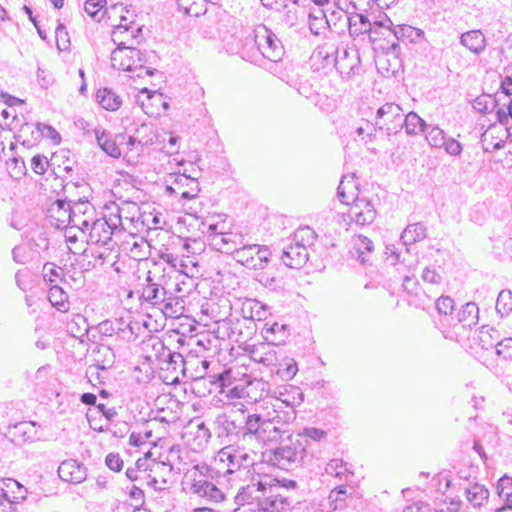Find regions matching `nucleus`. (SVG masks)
<instances>
[{"mask_svg": "<svg viewBox=\"0 0 512 512\" xmlns=\"http://www.w3.org/2000/svg\"><path fill=\"white\" fill-rule=\"evenodd\" d=\"M253 467L254 459L245 451L244 446L229 444L217 452L212 470L218 477H225L228 481H251L252 475H256Z\"/></svg>", "mask_w": 512, "mask_h": 512, "instance_id": "nucleus-2", "label": "nucleus"}, {"mask_svg": "<svg viewBox=\"0 0 512 512\" xmlns=\"http://www.w3.org/2000/svg\"><path fill=\"white\" fill-rule=\"evenodd\" d=\"M457 323L463 328H472L478 323L479 308L476 303L468 302L464 304L455 316Z\"/></svg>", "mask_w": 512, "mask_h": 512, "instance_id": "nucleus-30", "label": "nucleus"}, {"mask_svg": "<svg viewBox=\"0 0 512 512\" xmlns=\"http://www.w3.org/2000/svg\"><path fill=\"white\" fill-rule=\"evenodd\" d=\"M128 29L123 24L115 26L112 31V41L117 47L111 53V66L114 69L122 71H133L134 70V56L129 53V47L127 41H125L121 34L127 33Z\"/></svg>", "mask_w": 512, "mask_h": 512, "instance_id": "nucleus-10", "label": "nucleus"}, {"mask_svg": "<svg viewBox=\"0 0 512 512\" xmlns=\"http://www.w3.org/2000/svg\"><path fill=\"white\" fill-rule=\"evenodd\" d=\"M106 5V0H87L84 4V10L92 19L99 21L101 17H98V15Z\"/></svg>", "mask_w": 512, "mask_h": 512, "instance_id": "nucleus-59", "label": "nucleus"}, {"mask_svg": "<svg viewBox=\"0 0 512 512\" xmlns=\"http://www.w3.org/2000/svg\"><path fill=\"white\" fill-rule=\"evenodd\" d=\"M281 403H273L272 411L265 414V418L269 419L274 426L281 428H288V426L296 419V410L291 408L282 409Z\"/></svg>", "mask_w": 512, "mask_h": 512, "instance_id": "nucleus-25", "label": "nucleus"}, {"mask_svg": "<svg viewBox=\"0 0 512 512\" xmlns=\"http://www.w3.org/2000/svg\"><path fill=\"white\" fill-rule=\"evenodd\" d=\"M11 177L19 179L26 174L25 162L20 157H13L7 162Z\"/></svg>", "mask_w": 512, "mask_h": 512, "instance_id": "nucleus-57", "label": "nucleus"}, {"mask_svg": "<svg viewBox=\"0 0 512 512\" xmlns=\"http://www.w3.org/2000/svg\"><path fill=\"white\" fill-rule=\"evenodd\" d=\"M96 329L99 334L106 337L116 336L118 339L125 342L135 341L142 329L137 321H132L129 318H113L106 319L100 322Z\"/></svg>", "mask_w": 512, "mask_h": 512, "instance_id": "nucleus-6", "label": "nucleus"}, {"mask_svg": "<svg viewBox=\"0 0 512 512\" xmlns=\"http://www.w3.org/2000/svg\"><path fill=\"white\" fill-rule=\"evenodd\" d=\"M166 276L161 274L159 269L155 267L153 270H149L146 274L144 282L142 283V289L140 294V301L157 307L161 305L165 300V289Z\"/></svg>", "mask_w": 512, "mask_h": 512, "instance_id": "nucleus-7", "label": "nucleus"}, {"mask_svg": "<svg viewBox=\"0 0 512 512\" xmlns=\"http://www.w3.org/2000/svg\"><path fill=\"white\" fill-rule=\"evenodd\" d=\"M473 107L478 112L487 114L497 107V100L489 94H483L474 100Z\"/></svg>", "mask_w": 512, "mask_h": 512, "instance_id": "nucleus-51", "label": "nucleus"}, {"mask_svg": "<svg viewBox=\"0 0 512 512\" xmlns=\"http://www.w3.org/2000/svg\"><path fill=\"white\" fill-rule=\"evenodd\" d=\"M48 300L50 304L60 312H66L69 309L68 295L62 287L57 284L50 286Z\"/></svg>", "mask_w": 512, "mask_h": 512, "instance_id": "nucleus-40", "label": "nucleus"}, {"mask_svg": "<svg viewBox=\"0 0 512 512\" xmlns=\"http://www.w3.org/2000/svg\"><path fill=\"white\" fill-rule=\"evenodd\" d=\"M429 145L435 148H442L445 144V132L438 126H429L424 132Z\"/></svg>", "mask_w": 512, "mask_h": 512, "instance_id": "nucleus-49", "label": "nucleus"}, {"mask_svg": "<svg viewBox=\"0 0 512 512\" xmlns=\"http://www.w3.org/2000/svg\"><path fill=\"white\" fill-rule=\"evenodd\" d=\"M305 451L306 445L300 439V435H297L295 438L292 436L281 442L275 449L266 451L264 457L272 466L289 471L299 466L304 458Z\"/></svg>", "mask_w": 512, "mask_h": 512, "instance_id": "nucleus-3", "label": "nucleus"}, {"mask_svg": "<svg viewBox=\"0 0 512 512\" xmlns=\"http://www.w3.org/2000/svg\"><path fill=\"white\" fill-rule=\"evenodd\" d=\"M237 411L220 413L214 420V431L221 442L234 443L242 446L245 405L241 404Z\"/></svg>", "mask_w": 512, "mask_h": 512, "instance_id": "nucleus-4", "label": "nucleus"}, {"mask_svg": "<svg viewBox=\"0 0 512 512\" xmlns=\"http://www.w3.org/2000/svg\"><path fill=\"white\" fill-rule=\"evenodd\" d=\"M280 260L291 269H299L308 260V250L303 244H291L282 250Z\"/></svg>", "mask_w": 512, "mask_h": 512, "instance_id": "nucleus-22", "label": "nucleus"}, {"mask_svg": "<svg viewBox=\"0 0 512 512\" xmlns=\"http://www.w3.org/2000/svg\"><path fill=\"white\" fill-rule=\"evenodd\" d=\"M28 489L14 478L0 479V512H17V506L26 500Z\"/></svg>", "mask_w": 512, "mask_h": 512, "instance_id": "nucleus-8", "label": "nucleus"}, {"mask_svg": "<svg viewBox=\"0 0 512 512\" xmlns=\"http://www.w3.org/2000/svg\"><path fill=\"white\" fill-rule=\"evenodd\" d=\"M355 249L358 254V260L366 265L369 263V259L366 257V252L371 253L374 250L373 242L366 236L359 235L355 242Z\"/></svg>", "mask_w": 512, "mask_h": 512, "instance_id": "nucleus-45", "label": "nucleus"}, {"mask_svg": "<svg viewBox=\"0 0 512 512\" xmlns=\"http://www.w3.org/2000/svg\"><path fill=\"white\" fill-rule=\"evenodd\" d=\"M281 61H270V60H264L262 62L261 67L268 70L273 75L277 76L282 81L286 82L290 87H296L297 81L293 78H291L285 70L282 68V65L280 64Z\"/></svg>", "mask_w": 512, "mask_h": 512, "instance_id": "nucleus-43", "label": "nucleus"}, {"mask_svg": "<svg viewBox=\"0 0 512 512\" xmlns=\"http://www.w3.org/2000/svg\"><path fill=\"white\" fill-rule=\"evenodd\" d=\"M213 381L219 387V393L228 400L241 399L247 395L246 387L235 384L236 378L232 376L231 369H225L222 373L213 376Z\"/></svg>", "mask_w": 512, "mask_h": 512, "instance_id": "nucleus-17", "label": "nucleus"}, {"mask_svg": "<svg viewBox=\"0 0 512 512\" xmlns=\"http://www.w3.org/2000/svg\"><path fill=\"white\" fill-rule=\"evenodd\" d=\"M497 493L502 499L512 496V477L503 476L498 480Z\"/></svg>", "mask_w": 512, "mask_h": 512, "instance_id": "nucleus-63", "label": "nucleus"}, {"mask_svg": "<svg viewBox=\"0 0 512 512\" xmlns=\"http://www.w3.org/2000/svg\"><path fill=\"white\" fill-rule=\"evenodd\" d=\"M160 311L164 313V315L173 317V315L180 312L183 309L181 303L177 297H173L171 294L165 293V300L161 305H157L156 307Z\"/></svg>", "mask_w": 512, "mask_h": 512, "instance_id": "nucleus-47", "label": "nucleus"}, {"mask_svg": "<svg viewBox=\"0 0 512 512\" xmlns=\"http://www.w3.org/2000/svg\"><path fill=\"white\" fill-rule=\"evenodd\" d=\"M57 472L59 478L68 483L79 484L87 478V468L75 459L61 462Z\"/></svg>", "mask_w": 512, "mask_h": 512, "instance_id": "nucleus-20", "label": "nucleus"}, {"mask_svg": "<svg viewBox=\"0 0 512 512\" xmlns=\"http://www.w3.org/2000/svg\"><path fill=\"white\" fill-rule=\"evenodd\" d=\"M243 240L245 237L242 234L220 232L210 239V245L221 253L233 255L237 247L243 244Z\"/></svg>", "mask_w": 512, "mask_h": 512, "instance_id": "nucleus-21", "label": "nucleus"}, {"mask_svg": "<svg viewBox=\"0 0 512 512\" xmlns=\"http://www.w3.org/2000/svg\"><path fill=\"white\" fill-rule=\"evenodd\" d=\"M96 101L103 109L108 111H116L122 105L121 97L108 87L97 90Z\"/></svg>", "mask_w": 512, "mask_h": 512, "instance_id": "nucleus-31", "label": "nucleus"}, {"mask_svg": "<svg viewBox=\"0 0 512 512\" xmlns=\"http://www.w3.org/2000/svg\"><path fill=\"white\" fill-rule=\"evenodd\" d=\"M334 67L343 80H351L361 73V59L355 48H343L337 51Z\"/></svg>", "mask_w": 512, "mask_h": 512, "instance_id": "nucleus-13", "label": "nucleus"}, {"mask_svg": "<svg viewBox=\"0 0 512 512\" xmlns=\"http://www.w3.org/2000/svg\"><path fill=\"white\" fill-rule=\"evenodd\" d=\"M106 371H102L100 367L97 365H90L86 370V377L88 378L89 383L96 387L97 385H102L105 383L107 376L105 375Z\"/></svg>", "mask_w": 512, "mask_h": 512, "instance_id": "nucleus-56", "label": "nucleus"}, {"mask_svg": "<svg viewBox=\"0 0 512 512\" xmlns=\"http://www.w3.org/2000/svg\"><path fill=\"white\" fill-rule=\"evenodd\" d=\"M196 361H198V357L185 358L181 353L170 350L160 361V368L176 374L175 379H178L179 374L189 379L190 370Z\"/></svg>", "mask_w": 512, "mask_h": 512, "instance_id": "nucleus-16", "label": "nucleus"}, {"mask_svg": "<svg viewBox=\"0 0 512 512\" xmlns=\"http://www.w3.org/2000/svg\"><path fill=\"white\" fill-rule=\"evenodd\" d=\"M496 311L501 316H508L512 312V292L502 290L496 300Z\"/></svg>", "mask_w": 512, "mask_h": 512, "instance_id": "nucleus-46", "label": "nucleus"}, {"mask_svg": "<svg viewBox=\"0 0 512 512\" xmlns=\"http://www.w3.org/2000/svg\"><path fill=\"white\" fill-rule=\"evenodd\" d=\"M256 501L260 512H287L293 505L292 499L281 493L280 481L268 474L252 475L251 483L237 494L236 500Z\"/></svg>", "mask_w": 512, "mask_h": 512, "instance_id": "nucleus-1", "label": "nucleus"}, {"mask_svg": "<svg viewBox=\"0 0 512 512\" xmlns=\"http://www.w3.org/2000/svg\"><path fill=\"white\" fill-rule=\"evenodd\" d=\"M309 28L314 35H320L322 30L326 29L328 20L322 9H319V16L314 13H309Z\"/></svg>", "mask_w": 512, "mask_h": 512, "instance_id": "nucleus-53", "label": "nucleus"}, {"mask_svg": "<svg viewBox=\"0 0 512 512\" xmlns=\"http://www.w3.org/2000/svg\"><path fill=\"white\" fill-rule=\"evenodd\" d=\"M94 132L97 144L103 152L112 158H119L121 156V150L109 132L100 128H95Z\"/></svg>", "mask_w": 512, "mask_h": 512, "instance_id": "nucleus-29", "label": "nucleus"}, {"mask_svg": "<svg viewBox=\"0 0 512 512\" xmlns=\"http://www.w3.org/2000/svg\"><path fill=\"white\" fill-rule=\"evenodd\" d=\"M62 271L61 268L57 267L55 264L47 262L43 266V278L46 282L50 283L51 285L56 282L57 278H60V272Z\"/></svg>", "mask_w": 512, "mask_h": 512, "instance_id": "nucleus-62", "label": "nucleus"}, {"mask_svg": "<svg viewBox=\"0 0 512 512\" xmlns=\"http://www.w3.org/2000/svg\"><path fill=\"white\" fill-rule=\"evenodd\" d=\"M40 426L34 421H21L12 426H9L7 437L15 445H23L40 440L39 433Z\"/></svg>", "mask_w": 512, "mask_h": 512, "instance_id": "nucleus-15", "label": "nucleus"}, {"mask_svg": "<svg viewBox=\"0 0 512 512\" xmlns=\"http://www.w3.org/2000/svg\"><path fill=\"white\" fill-rule=\"evenodd\" d=\"M55 38H56V44L57 48L60 51L67 50L70 46V38L68 31L64 24L58 23L56 30H55Z\"/></svg>", "mask_w": 512, "mask_h": 512, "instance_id": "nucleus-58", "label": "nucleus"}, {"mask_svg": "<svg viewBox=\"0 0 512 512\" xmlns=\"http://www.w3.org/2000/svg\"><path fill=\"white\" fill-rule=\"evenodd\" d=\"M348 216L359 226H365L373 223L376 218V209L370 201L356 196L349 204Z\"/></svg>", "mask_w": 512, "mask_h": 512, "instance_id": "nucleus-18", "label": "nucleus"}, {"mask_svg": "<svg viewBox=\"0 0 512 512\" xmlns=\"http://www.w3.org/2000/svg\"><path fill=\"white\" fill-rule=\"evenodd\" d=\"M315 237V232L311 228L302 227L295 231L293 240L294 244H303L307 248V246L313 244Z\"/></svg>", "mask_w": 512, "mask_h": 512, "instance_id": "nucleus-54", "label": "nucleus"}, {"mask_svg": "<svg viewBox=\"0 0 512 512\" xmlns=\"http://www.w3.org/2000/svg\"><path fill=\"white\" fill-rule=\"evenodd\" d=\"M436 309L440 315L452 316L454 310V300L449 296H441L436 300Z\"/></svg>", "mask_w": 512, "mask_h": 512, "instance_id": "nucleus-60", "label": "nucleus"}, {"mask_svg": "<svg viewBox=\"0 0 512 512\" xmlns=\"http://www.w3.org/2000/svg\"><path fill=\"white\" fill-rule=\"evenodd\" d=\"M289 334L288 325L276 321L273 323L266 322L262 328L264 339L273 345L284 344Z\"/></svg>", "mask_w": 512, "mask_h": 512, "instance_id": "nucleus-26", "label": "nucleus"}, {"mask_svg": "<svg viewBox=\"0 0 512 512\" xmlns=\"http://www.w3.org/2000/svg\"><path fill=\"white\" fill-rule=\"evenodd\" d=\"M465 495L474 508H480L488 501L489 491L484 485L474 483L465 488Z\"/></svg>", "mask_w": 512, "mask_h": 512, "instance_id": "nucleus-34", "label": "nucleus"}, {"mask_svg": "<svg viewBox=\"0 0 512 512\" xmlns=\"http://www.w3.org/2000/svg\"><path fill=\"white\" fill-rule=\"evenodd\" d=\"M258 37H256V29L246 37L239 40L236 49H229L233 54H238L243 60L253 64L262 65L261 51L259 47Z\"/></svg>", "mask_w": 512, "mask_h": 512, "instance_id": "nucleus-19", "label": "nucleus"}, {"mask_svg": "<svg viewBox=\"0 0 512 512\" xmlns=\"http://www.w3.org/2000/svg\"><path fill=\"white\" fill-rule=\"evenodd\" d=\"M498 330L494 327L482 326L479 332L480 345L484 349L494 347L497 341H499Z\"/></svg>", "mask_w": 512, "mask_h": 512, "instance_id": "nucleus-50", "label": "nucleus"}, {"mask_svg": "<svg viewBox=\"0 0 512 512\" xmlns=\"http://www.w3.org/2000/svg\"><path fill=\"white\" fill-rule=\"evenodd\" d=\"M264 434H262L261 442H278L285 441L289 437H292L290 430L288 428H281L280 426H274L269 422V419H266L265 426L263 428Z\"/></svg>", "mask_w": 512, "mask_h": 512, "instance_id": "nucleus-38", "label": "nucleus"}, {"mask_svg": "<svg viewBox=\"0 0 512 512\" xmlns=\"http://www.w3.org/2000/svg\"><path fill=\"white\" fill-rule=\"evenodd\" d=\"M494 346L498 356L503 357L504 359L512 358V338L499 340Z\"/></svg>", "mask_w": 512, "mask_h": 512, "instance_id": "nucleus-61", "label": "nucleus"}, {"mask_svg": "<svg viewBox=\"0 0 512 512\" xmlns=\"http://www.w3.org/2000/svg\"><path fill=\"white\" fill-rule=\"evenodd\" d=\"M48 166L49 161L42 154H37L31 159V168L38 175H43L47 171Z\"/></svg>", "mask_w": 512, "mask_h": 512, "instance_id": "nucleus-64", "label": "nucleus"}, {"mask_svg": "<svg viewBox=\"0 0 512 512\" xmlns=\"http://www.w3.org/2000/svg\"><path fill=\"white\" fill-rule=\"evenodd\" d=\"M303 401V393L295 386H290L289 390L285 388L284 391H280L279 396L275 399V403L282 404V409L291 408L293 410H295L296 406H299Z\"/></svg>", "mask_w": 512, "mask_h": 512, "instance_id": "nucleus-33", "label": "nucleus"}, {"mask_svg": "<svg viewBox=\"0 0 512 512\" xmlns=\"http://www.w3.org/2000/svg\"><path fill=\"white\" fill-rule=\"evenodd\" d=\"M266 423L265 415L251 413L245 407L244 428L242 437V446L253 443H260L264 426Z\"/></svg>", "mask_w": 512, "mask_h": 512, "instance_id": "nucleus-14", "label": "nucleus"}, {"mask_svg": "<svg viewBox=\"0 0 512 512\" xmlns=\"http://www.w3.org/2000/svg\"><path fill=\"white\" fill-rule=\"evenodd\" d=\"M42 123L38 122L35 124L34 128L31 124L26 123L22 126L21 132L26 133L30 131L31 139H24L22 141V145L26 147H31L34 143H38L43 139V129L40 127Z\"/></svg>", "mask_w": 512, "mask_h": 512, "instance_id": "nucleus-52", "label": "nucleus"}, {"mask_svg": "<svg viewBox=\"0 0 512 512\" xmlns=\"http://www.w3.org/2000/svg\"><path fill=\"white\" fill-rule=\"evenodd\" d=\"M382 31L385 32V35H382L384 38L393 37L397 41L408 40L411 43H417L418 40L424 37L423 30L406 24L394 25L392 23L389 27L383 28Z\"/></svg>", "mask_w": 512, "mask_h": 512, "instance_id": "nucleus-23", "label": "nucleus"}, {"mask_svg": "<svg viewBox=\"0 0 512 512\" xmlns=\"http://www.w3.org/2000/svg\"><path fill=\"white\" fill-rule=\"evenodd\" d=\"M325 472L329 476H333L338 478L340 481L348 482L353 477V472L351 471V467L347 462H344L342 459L334 458L331 459L325 467Z\"/></svg>", "mask_w": 512, "mask_h": 512, "instance_id": "nucleus-32", "label": "nucleus"}, {"mask_svg": "<svg viewBox=\"0 0 512 512\" xmlns=\"http://www.w3.org/2000/svg\"><path fill=\"white\" fill-rule=\"evenodd\" d=\"M358 190V184L354 180V174L352 176H343L340 184L337 188L338 199L346 205L350 204V200L355 199L354 191Z\"/></svg>", "mask_w": 512, "mask_h": 512, "instance_id": "nucleus-36", "label": "nucleus"}, {"mask_svg": "<svg viewBox=\"0 0 512 512\" xmlns=\"http://www.w3.org/2000/svg\"><path fill=\"white\" fill-rule=\"evenodd\" d=\"M189 490L199 497L216 503L225 498L224 493L215 484L203 478L197 479L194 477Z\"/></svg>", "mask_w": 512, "mask_h": 512, "instance_id": "nucleus-24", "label": "nucleus"}, {"mask_svg": "<svg viewBox=\"0 0 512 512\" xmlns=\"http://www.w3.org/2000/svg\"><path fill=\"white\" fill-rule=\"evenodd\" d=\"M68 201L69 203H64L63 208L69 213L85 215L89 217V219L95 217V208L86 197L77 200L68 199Z\"/></svg>", "mask_w": 512, "mask_h": 512, "instance_id": "nucleus-37", "label": "nucleus"}, {"mask_svg": "<svg viewBox=\"0 0 512 512\" xmlns=\"http://www.w3.org/2000/svg\"><path fill=\"white\" fill-rule=\"evenodd\" d=\"M255 253L252 254L253 262L250 270H264L273 261V254L268 246L255 244Z\"/></svg>", "mask_w": 512, "mask_h": 512, "instance_id": "nucleus-39", "label": "nucleus"}, {"mask_svg": "<svg viewBox=\"0 0 512 512\" xmlns=\"http://www.w3.org/2000/svg\"><path fill=\"white\" fill-rule=\"evenodd\" d=\"M143 344L146 348H151L153 350L154 356L159 362L164 359L167 352H170L171 350L164 345V342L159 337L154 335H150Z\"/></svg>", "mask_w": 512, "mask_h": 512, "instance_id": "nucleus-48", "label": "nucleus"}, {"mask_svg": "<svg viewBox=\"0 0 512 512\" xmlns=\"http://www.w3.org/2000/svg\"><path fill=\"white\" fill-rule=\"evenodd\" d=\"M252 358L254 361H256L266 367H273V369L275 368V366L277 364L276 352L272 349H269L266 352H260L258 350L254 351Z\"/></svg>", "mask_w": 512, "mask_h": 512, "instance_id": "nucleus-55", "label": "nucleus"}, {"mask_svg": "<svg viewBox=\"0 0 512 512\" xmlns=\"http://www.w3.org/2000/svg\"><path fill=\"white\" fill-rule=\"evenodd\" d=\"M401 130L405 128L408 135H418L428 128V124L416 113L409 112L407 115L402 114Z\"/></svg>", "mask_w": 512, "mask_h": 512, "instance_id": "nucleus-35", "label": "nucleus"}, {"mask_svg": "<svg viewBox=\"0 0 512 512\" xmlns=\"http://www.w3.org/2000/svg\"><path fill=\"white\" fill-rule=\"evenodd\" d=\"M402 108L393 102L380 106L375 114L374 125L388 136L396 135L401 131Z\"/></svg>", "mask_w": 512, "mask_h": 512, "instance_id": "nucleus-9", "label": "nucleus"}, {"mask_svg": "<svg viewBox=\"0 0 512 512\" xmlns=\"http://www.w3.org/2000/svg\"><path fill=\"white\" fill-rule=\"evenodd\" d=\"M256 249L255 244H246L245 240H243V244L237 247L235 252L233 253V258L240 263L242 266L246 267L247 269H250V266L253 262V256L252 254L255 253L254 250Z\"/></svg>", "mask_w": 512, "mask_h": 512, "instance_id": "nucleus-42", "label": "nucleus"}, {"mask_svg": "<svg viewBox=\"0 0 512 512\" xmlns=\"http://www.w3.org/2000/svg\"><path fill=\"white\" fill-rule=\"evenodd\" d=\"M426 237L425 226L418 222L408 225L401 234V241L404 245H411L417 241H420Z\"/></svg>", "mask_w": 512, "mask_h": 512, "instance_id": "nucleus-41", "label": "nucleus"}, {"mask_svg": "<svg viewBox=\"0 0 512 512\" xmlns=\"http://www.w3.org/2000/svg\"><path fill=\"white\" fill-rule=\"evenodd\" d=\"M460 44L475 55H480L487 46L485 35L481 30H470L461 34Z\"/></svg>", "mask_w": 512, "mask_h": 512, "instance_id": "nucleus-27", "label": "nucleus"}, {"mask_svg": "<svg viewBox=\"0 0 512 512\" xmlns=\"http://www.w3.org/2000/svg\"><path fill=\"white\" fill-rule=\"evenodd\" d=\"M366 13L359 11L348 17L349 34L353 38L368 34L371 43H375L381 39L382 35H385L382 29L389 27L392 21L384 14L371 22Z\"/></svg>", "mask_w": 512, "mask_h": 512, "instance_id": "nucleus-5", "label": "nucleus"}, {"mask_svg": "<svg viewBox=\"0 0 512 512\" xmlns=\"http://www.w3.org/2000/svg\"><path fill=\"white\" fill-rule=\"evenodd\" d=\"M271 371L275 372L282 380L288 381L296 375L298 366L294 359L289 358L284 360L283 363L276 364Z\"/></svg>", "mask_w": 512, "mask_h": 512, "instance_id": "nucleus-44", "label": "nucleus"}, {"mask_svg": "<svg viewBox=\"0 0 512 512\" xmlns=\"http://www.w3.org/2000/svg\"><path fill=\"white\" fill-rule=\"evenodd\" d=\"M94 365L100 367L102 371H107L115 363V353L113 349L107 345L96 344L92 350Z\"/></svg>", "mask_w": 512, "mask_h": 512, "instance_id": "nucleus-28", "label": "nucleus"}, {"mask_svg": "<svg viewBox=\"0 0 512 512\" xmlns=\"http://www.w3.org/2000/svg\"><path fill=\"white\" fill-rule=\"evenodd\" d=\"M64 205V204H61ZM64 206H61V210L63 212V217L57 218V227L58 228H64L68 225L71 227H76L82 232L86 231H99L103 230L105 231L104 227L107 226L109 229H111L110 224L105 218L96 219L95 217H92V219H89V217L85 215H77V214H71L68 211H66Z\"/></svg>", "mask_w": 512, "mask_h": 512, "instance_id": "nucleus-12", "label": "nucleus"}, {"mask_svg": "<svg viewBox=\"0 0 512 512\" xmlns=\"http://www.w3.org/2000/svg\"><path fill=\"white\" fill-rule=\"evenodd\" d=\"M256 37L259 39L261 63L264 60L282 61L285 54L284 46L270 29L265 25L259 26L256 29Z\"/></svg>", "mask_w": 512, "mask_h": 512, "instance_id": "nucleus-11", "label": "nucleus"}]
</instances>
